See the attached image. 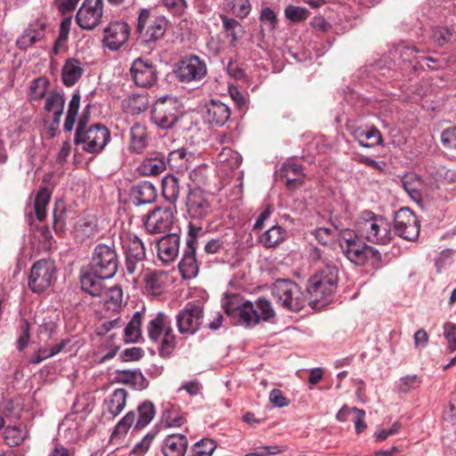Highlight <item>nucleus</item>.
I'll use <instances>...</instances> for the list:
<instances>
[{
    "label": "nucleus",
    "instance_id": "62",
    "mask_svg": "<svg viewBox=\"0 0 456 456\" xmlns=\"http://www.w3.org/2000/svg\"><path fill=\"white\" fill-rule=\"evenodd\" d=\"M162 419L168 427H180L183 424V418L179 416L175 407L171 405L164 410Z\"/></svg>",
    "mask_w": 456,
    "mask_h": 456
},
{
    "label": "nucleus",
    "instance_id": "48",
    "mask_svg": "<svg viewBox=\"0 0 456 456\" xmlns=\"http://www.w3.org/2000/svg\"><path fill=\"white\" fill-rule=\"evenodd\" d=\"M216 159L220 164L227 166L232 169L238 167L242 161L241 156L230 147H223Z\"/></svg>",
    "mask_w": 456,
    "mask_h": 456
},
{
    "label": "nucleus",
    "instance_id": "39",
    "mask_svg": "<svg viewBox=\"0 0 456 456\" xmlns=\"http://www.w3.org/2000/svg\"><path fill=\"white\" fill-rule=\"evenodd\" d=\"M28 437V431L26 426L12 424V420L9 421L4 429V440L9 446H17Z\"/></svg>",
    "mask_w": 456,
    "mask_h": 456
},
{
    "label": "nucleus",
    "instance_id": "61",
    "mask_svg": "<svg viewBox=\"0 0 456 456\" xmlns=\"http://www.w3.org/2000/svg\"><path fill=\"white\" fill-rule=\"evenodd\" d=\"M135 413L134 411L127 412L116 425L112 436L126 434L130 427L134 423Z\"/></svg>",
    "mask_w": 456,
    "mask_h": 456
},
{
    "label": "nucleus",
    "instance_id": "13",
    "mask_svg": "<svg viewBox=\"0 0 456 456\" xmlns=\"http://www.w3.org/2000/svg\"><path fill=\"white\" fill-rule=\"evenodd\" d=\"M418 217L408 208H401L394 216V231L406 240H415L419 235Z\"/></svg>",
    "mask_w": 456,
    "mask_h": 456
},
{
    "label": "nucleus",
    "instance_id": "18",
    "mask_svg": "<svg viewBox=\"0 0 456 456\" xmlns=\"http://www.w3.org/2000/svg\"><path fill=\"white\" fill-rule=\"evenodd\" d=\"M103 13V0H84L77 16V25L84 29H93L101 22Z\"/></svg>",
    "mask_w": 456,
    "mask_h": 456
},
{
    "label": "nucleus",
    "instance_id": "32",
    "mask_svg": "<svg viewBox=\"0 0 456 456\" xmlns=\"http://www.w3.org/2000/svg\"><path fill=\"white\" fill-rule=\"evenodd\" d=\"M84 69L80 61L75 58L68 59L61 69V79L66 86H74L82 77Z\"/></svg>",
    "mask_w": 456,
    "mask_h": 456
},
{
    "label": "nucleus",
    "instance_id": "10",
    "mask_svg": "<svg viewBox=\"0 0 456 456\" xmlns=\"http://www.w3.org/2000/svg\"><path fill=\"white\" fill-rule=\"evenodd\" d=\"M56 266L53 261L40 259L36 262L28 276V287L35 293H40L51 286L56 276Z\"/></svg>",
    "mask_w": 456,
    "mask_h": 456
},
{
    "label": "nucleus",
    "instance_id": "46",
    "mask_svg": "<svg viewBox=\"0 0 456 456\" xmlns=\"http://www.w3.org/2000/svg\"><path fill=\"white\" fill-rule=\"evenodd\" d=\"M53 229L56 233H62L66 228V208L62 200H57L53 209Z\"/></svg>",
    "mask_w": 456,
    "mask_h": 456
},
{
    "label": "nucleus",
    "instance_id": "25",
    "mask_svg": "<svg viewBox=\"0 0 456 456\" xmlns=\"http://www.w3.org/2000/svg\"><path fill=\"white\" fill-rule=\"evenodd\" d=\"M109 277H101L94 273L89 268L81 270L80 283L82 289L92 297H102L105 293V288L102 285L104 280Z\"/></svg>",
    "mask_w": 456,
    "mask_h": 456
},
{
    "label": "nucleus",
    "instance_id": "11",
    "mask_svg": "<svg viewBox=\"0 0 456 456\" xmlns=\"http://www.w3.org/2000/svg\"><path fill=\"white\" fill-rule=\"evenodd\" d=\"M203 320V306L188 302L175 316L176 327L183 335H193L199 330Z\"/></svg>",
    "mask_w": 456,
    "mask_h": 456
},
{
    "label": "nucleus",
    "instance_id": "36",
    "mask_svg": "<svg viewBox=\"0 0 456 456\" xmlns=\"http://www.w3.org/2000/svg\"><path fill=\"white\" fill-rule=\"evenodd\" d=\"M420 12L422 17L427 20L442 21V19L444 18L447 25H452L455 23L452 15H449L450 11L446 8H442L440 5L435 4V3H426L422 5Z\"/></svg>",
    "mask_w": 456,
    "mask_h": 456
},
{
    "label": "nucleus",
    "instance_id": "16",
    "mask_svg": "<svg viewBox=\"0 0 456 456\" xmlns=\"http://www.w3.org/2000/svg\"><path fill=\"white\" fill-rule=\"evenodd\" d=\"M126 255V268L134 274L146 257L145 247L142 240L134 233H128L122 240Z\"/></svg>",
    "mask_w": 456,
    "mask_h": 456
},
{
    "label": "nucleus",
    "instance_id": "6",
    "mask_svg": "<svg viewBox=\"0 0 456 456\" xmlns=\"http://www.w3.org/2000/svg\"><path fill=\"white\" fill-rule=\"evenodd\" d=\"M272 293L277 303L287 310L298 312L305 305L303 291L290 280H277L273 285Z\"/></svg>",
    "mask_w": 456,
    "mask_h": 456
},
{
    "label": "nucleus",
    "instance_id": "15",
    "mask_svg": "<svg viewBox=\"0 0 456 456\" xmlns=\"http://www.w3.org/2000/svg\"><path fill=\"white\" fill-rule=\"evenodd\" d=\"M175 207H158L145 218L144 226L151 233H164L171 230L175 223Z\"/></svg>",
    "mask_w": 456,
    "mask_h": 456
},
{
    "label": "nucleus",
    "instance_id": "42",
    "mask_svg": "<svg viewBox=\"0 0 456 456\" xmlns=\"http://www.w3.org/2000/svg\"><path fill=\"white\" fill-rule=\"evenodd\" d=\"M285 231L279 225H273L259 237V242L266 248H274L284 240Z\"/></svg>",
    "mask_w": 456,
    "mask_h": 456
},
{
    "label": "nucleus",
    "instance_id": "24",
    "mask_svg": "<svg viewBox=\"0 0 456 456\" xmlns=\"http://www.w3.org/2000/svg\"><path fill=\"white\" fill-rule=\"evenodd\" d=\"M180 238L176 233H168L157 242V251L159 259L169 264L173 262L179 253Z\"/></svg>",
    "mask_w": 456,
    "mask_h": 456
},
{
    "label": "nucleus",
    "instance_id": "55",
    "mask_svg": "<svg viewBox=\"0 0 456 456\" xmlns=\"http://www.w3.org/2000/svg\"><path fill=\"white\" fill-rule=\"evenodd\" d=\"M441 142L444 148L456 158V126L444 130L441 134Z\"/></svg>",
    "mask_w": 456,
    "mask_h": 456
},
{
    "label": "nucleus",
    "instance_id": "14",
    "mask_svg": "<svg viewBox=\"0 0 456 456\" xmlns=\"http://www.w3.org/2000/svg\"><path fill=\"white\" fill-rule=\"evenodd\" d=\"M419 52V50L415 45H411L409 43L403 41L394 46V49L391 51V54L394 59H401L402 61L409 62L414 68L417 65L424 67L425 64L430 69H436L441 67L442 61L428 56L419 57L416 55Z\"/></svg>",
    "mask_w": 456,
    "mask_h": 456
},
{
    "label": "nucleus",
    "instance_id": "44",
    "mask_svg": "<svg viewBox=\"0 0 456 456\" xmlns=\"http://www.w3.org/2000/svg\"><path fill=\"white\" fill-rule=\"evenodd\" d=\"M138 418L135 422V428H142L146 427L155 416V407L150 401H144L138 408Z\"/></svg>",
    "mask_w": 456,
    "mask_h": 456
},
{
    "label": "nucleus",
    "instance_id": "33",
    "mask_svg": "<svg viewBox=\"0 0 456 456\" xmlns=\"http://www.w3.org/2000/svg\"><path fill=\"white\" fill-rule=\"evenodd\" d=\"M129 151L133 153H142L148 146L146 127L139 123L131 126L129 131Z\"/></svg>",
    "mask_w": 456,
    "mask_h": 456
},
{
    "label": "nucleus",
    "instance_id": "52",
    "mask_svg": "<svg viewBox=\"0 0 456 456\" xmlns=\"http://www.w3.org/2000/svg\"><path fill=\"white\" fill-rule=\"evenodd\" d=\"M335 229L337 230V238L339 240L341 249L362 240L360 238L361 235L353 230L343 229L338 224L335 225Z\"/></svg>",
    "mask_w": 456,
    "mask_h": 456
},
{
    "label": "nucleus",
    "instance_id": "38",
    "mask_svg": "<svg viewBox=\"0 0 456 456\" xmlns=\"http://www.w3.org/2000/svg\"><path fill=\"white\" fill-rule=\"evenodd\" d=\"M235 324L241 325L244 327H254L257 324V318L256 315V310L253 307V303L250 301H244V305H240V308L231 319Z\"/></svg>",
    "mask_w": 456,
    "mask_h": 456
},
{
    "label": "nucleus",
    "instance_id": "54",
    "mask_svg": "<svg viewBox=\"0 0 456 456\" xmlns=\"http://www.w3.org/2000/svg\"><path fill=\"white\" fill-rule=\"evenodd\" d=\"M49 83L44 77H38L33 80L32 85L30 86V98L33 101H39L43 98L46 99L47 95V86Z\"/></svg>",
    "mask_w": 456,
    "mask_h": 456
},
{
    "label": "nucleus",
    "instance_id": "49",
    "mask_svg": "<svg viewBox=\"0 0 456 456\" xmlns=\"http://www.w3.org/2000/svg\"><path fill=\"white\" fill-rule=\"evenodd\" d=\"M421 382V378L416 374L406 375L398 379L395 383V389L400 394H409L417 389Z\"/></svg>",
    "mask_w": 456,
    "mask_h": 456
},
{
    "label": "nucleus",
    "instance_id": "23",
    "mask_svg": "<svg viewBox=\"0 0 456 456\" xmlns=\"http://www.w3.org/2000/svg\"><path fill=\"white\" fill-rule=\"evenodd\" d=\"M205 122L217 126H224L231 117L230 107L219 100H210L203 109Z\"/></svg>",
    "mask_w": 456,
    "mask_h": 456
},
{
    "label": "nucleus",
    "instance_id": "8",
    "mask_svg": "<svg viewBox=\"0 0 456 456\" xmlns=\"http://www.w3.org/2000/svg\"><path fill=\"white\" fill-rule=\"evenodd\" d=\"M175 77L183 84L199 83L207 75L205 61L197 55H188L180 60L173 69Z\"/></svg>",
    "mask_w": 456,
    "mask_h": 456
},
{
    "label": "nucleus",
    "instance_id": "27",
    "mask_svg": "<svg viewBox=\"0 0 456 456\" xmlns=\"http://www.w3.org/2000/svg\"><path fill=\"white\" fill-rule=\"evenodd\" d=\"M131 195L136 206L150 204L157 198V189L152 183L142 181L133 186Z\"/></svg>",
    "mask_w": 456,
    "mask_h": 456
},
{
    "label": "nucleus",
    "instance_id": "4",
    "mask_svg": "<svg viewBox=\"0 0 456 456\" xmlns=\"http://www.w3.org/2000/svg\"><path fill=\"white\" fill-rule=\"evenodd\" d=\"M83 126L81 123L77 126L74 143L88 153L97 154L102 151L110 141V132L107 126L97 123L84 129Z\"/></svg>",
    "mask_w": 456,
    "mask_h": 456
},
{
    "label": "nucleus",
    "instance_id": "19",
    "mask_svg": "<svg viewBox=\"0 0 456 456\" xmlns=\"http://www.w3.org/2000/svg\"><path fill=\"white\" fill-rule=\"evenodd\" d=\"M130 74L134 83L140 87H151L157 82V69L151 62L136 59L130 68Z\"/></svg>",
    "mask_w": 456,
    "mask_h": 456
},
{
    "label": "nucleus",
    "instance_id": "43",
    "mask_svg": "<svg viewBox=\"0 0 456 456\" xmlns=\"http://www.w3.org/2000/svg\"><path fill=\"white\" fill-rule=\"evenodd\" d=\"M50 199L51 192L45 187L41 188L36 194L34 200V209L36 216L39 221H43L45 218L46 207L50 201Z\"/></svg>",
    "mask_w": 456,
    "mask_h": 456
},
{
    "label": "nucleus",
    "instance_id": "22",
    "mask_svg": "<svg viewBox=\"0 0 456 456\" xmlns=\"http://www.w3.org/2000/svg\"><path fill=\"white\" fill-rule=\"evenodd\" d=\"M342 251L346 258L356 265H363L370 258L378 259L380 257L379 252L368 246L362 240L351 244V246H346Z\"/></svg>",
    "mask_w": 456,
    "mask_h": 456
},
{
    "label": "nucleus",
    "instance_id": "50",
    "mask_svg": "<svg viewBox=\"0 0 456 456\" xmlns=\"http://www.w3.org/2000/svg\"><path fill=\"white\" fill-rule=\"evenodd\" d=\"M244 305L242 298L237 294L225 293L222 299V307L229 318H232L240 305Z\"/></svg>",
    "mask_w": 456,
    "mask_h": 456
},
{
    "label": "nucleus",
    "instance_id": "5",
    "mask_svg": "<svg viewBox=\"0 0 456 456\" xmlns=\"http://www.w3.org/2000/svg\"><path fill=\"white\" fill-rule=\"evenodd\" d=\"M118 255L113 243L95 246L88 268L101 277H114L118 269Z\"/></svg>",
    "mask_w": 456,
    "mask_h": 456
},
{
    "label": "nucleus",
    "instance_id": "59",
    "mask_svg": "<svg viewBox=\"0 0 456 456\" xmlns=\"http://www.w3.org/2000/svg\"><path fill=\"white\" fill-rule=\"evenodd\" d=\"M126 102L127 108L132 114H139L148 107L147 98L143 95H133Z\"/></svg>",
    "mask_w": 456,
    "mask_h": 456
},
{
    "label": "nucleus",
    "instance_id": "37",
    "mask_svg": "<svg viewBox=\"0 0 456 456\" xmlns=\"http://www.w3.org/2000/svg\"><path fill=\"white\" fill-rule=\"evenodd\" d=\"M166 157L162 154L143 159L138 167L142 175H157L167 168Z\"/></svg>",
    "mask_w": 456,
    "mask_h": 456
},
{
    "label": "nucleus",
    "instance_id": "21",
    "mask_svg": "<svg viewBox=\"0 0 456 456\" xmlns=\"http://www.w3.org/2000/svg\"><path fill=\"white\" fill-rule=\"evenodd\" d=\"M46 23L43 19L30 21L22 34L17 38L16 45L20 50H26L41 41L45 36Z\"/></svg>",
    "mask_w": 456,
    "mask_h": 456
},
{
    "label": "nucleus",
    "instance_id": "3",
    "mask_svg": "<svg viewBox=\"0 0 456 456\" xmlns=\"http://www.w3.org/2000/svg\"><path fill=\"white\" fill-rule=\"evenodd\" d=\"M357 232L367 240L378 244H387L392 240L390 223L371 211H363L356 223Z\"/></svg>",
    "mask_w": 456,
    "mask_h": 456
},
{
    "label": "nucleus",
    "instance_id": "12",
    "mask_svg": "<svg viewBox=\"0 0 456 456\" xmlns=\"http://www.w3.org/2000/svg\"><path fill=\"white\" fill-rule=\"evenodd\" d=\"M186 210L191 219L207 218L213 210L211 196L199 187L191 188L186 198Z\"/></svg>",
    "mask_w": 456,
    "mask_h": 456
},
{
    "label": "nucleus",
    "instance_id": "57",
    "mask_svg": "<svg viewBox=\"0 0 456 456\" xmlns=\"http://www.w3.org/2000/svg\"><path fill=\"white\" fill-rule=\"evenodd\" d=\"M452 36V34L448 27L436 26L432 28V40L439 46L449 43Z\"/></svg>",
    "mask_w": 456,
    "mask_h": 456
},
{
    "label": "nucleus",
    "instance_id": "34",
    "mask_svg": "<svg viewBox=\"0 0 456 456\" xmlns=\"http://www.w3.org/2000/svg\"><path fill=\"white\" fill-rule=\"evenodd\" d=\"M118 383L129 385L136 390H143L149 386V381L145 379L140 370H118L116 376Z\"/></svg>",
    "mask_w": 456,
    "mask_h": 456
},
{
    "label": "nucleus",
    "instance_id": "53",
    "mask_svg": "<svg viewBox=\"0 0 456 456\" xmlns=\"http://www.w3.org/2000/svg\"><path fill=\"white\" fill-rule=\"evenodd\" d=\"M216 448V444L209 438H202L192 446L191 456H211Z\"/></svg>",
    "mask_w": 456,
    "mask_h": 456
},
{
    "label": "nucleus",
    "instance_id": "1",
    "mask_svg": "<svg viewBox=\"0 0 456 456\" xmlns=\"http://www.w3.org/2000/svg\"><path fill=\"white\" fill-rule=\"evenodd\" d=\"M338 269L335 265L328 264L310 277L307 293L312 308L320 310L328 305L333 298L338 287Z\"/></svg>",
    "mask_w": 456,
    "mask_h": 456
},
{
    "label": "nucleus",
    "instance_id": "56",
    "mask_svg": "<svg viewBox=\"0 0 456 456\" xmlns=\"http://www.w3.org/2000/svg\"><path fill=\"white\" fill-rule=\"evenodd\" d=\"M285 17L292 22H300L305 20L309 16V11L301 6L289 5L286 7Z\"/></svg>",
    "mask_w": 456,
    "mask_h": 456
},
{
    "label": "nucleus",
    "instance_id": "26",
    "mask_svg": "<svg viewBox=\"0 0 456 456\" xmlns=\"http://www.w3.org/2000/svg\"><path fill=\"white\" fill-rule=\"evenodd\" d=\"M127 392L123 388L115 389L112 394L104 400L102 414L108 419H113L125 408Z\"/></svg>",
    "mask_w": 456,
    "mask_h": 456
},
{
    "label": "nucleus",
    "instance_id": "9",
    "mask_svg": "<svg viewBox=\"0 0 456 456\" xmlns=\"http://www.w3.org/2000/svg\"><path fill=\"white\" fill-rule=\"evenodd\" d=\"M167 21L164 17L151 16L147 9H142L137 19L136 32L145 43L156 42L167 29Z\"/></svg>",
    "mask_w": 456,
    "mask_h": 456
},
{
    "label": "nucleus",
    "instance_id": "63",
    "mask_svg": "<svg viewBox=\"0 0 456 456\" xmlns=\"http://www.w3.org/2000/svg\"><path fill=\"white\" fill-rule=\"evenodd\" d=\"M444 336L451 352L456 351V324L447 322L444 324Z\"/></svg>",
    "mask_w": 456,
    "mask_h": 456
},
{
    "label": "nucleus",
    "instance_id": "60",
    "mask_svg": "<svg viewBox=\"0 0 456 456\" xmlns=\"http://www.w3.org/2000/svg\"><path fill=\"white\" fill-rule=\"evenodd\" d=\"M30 338V327L26 319H23L19 327V337L17 339V349L22 351L28 344Z\"/></svg>",
    "mask_w": 456,
    "mask_h": 456
},
{
    "label": "nucleus",
    "instance_id": "31",
    "mask_svg": "<svg viewBox=\"0 0 456 456\" xmlns=\"http://www.w3.org/2000/svg\"><path fill=\"white\" fill-rule=\"evenodd\" d=\"M65 104L64 97L58 92L51 91L47 94L44 110L53 112V125L59 126L63 114Z\"/></svg>",
    "mask_w": 456,
    "mask_h": 456
},
{
    "label": "nucleus",
    "instance_id": "47",
    "mask_svg": "<svg viewBox=\"0 0 456 456\" xmlns=\"http://www.w3.org/2000/svg\"><path fill=\"white\" fill-rule=\"evenodd\" d=\"M188 152L185 149L181 148L169 152L166 159L167 164L173 170H182L187 168Z\"/></svg>",
    "mask_w": 456,
    "mask_h": 456
},
{
    "label": "nucleus",
    "instance_id": "28",
    "mask_svg": "<svg viewBox=\"0 0 456 456\" xmlns=\"http://www.w3.org/2000/svg\"><path fill=\"white\" fill-rule=\"evenodd\" d=\"M302 170V166L295 159H289L282 165L281 175L287 177L286 185L289 189H296L303 183Z\"/></svg>",
    "mask_w": 456,
    "mask_h": 456
},
{
    "label": "nucleus",
    "instance_id": "7",
    "mask_svg": "<svg viewBox=\"0 0 456 456\" xmlns=\"http://www.w3.org/2000/svg\"><path fill=\"white\" fill-rule=\"evenodd\" d=\"M179 106V102L175 97H159L152 107L151 121L161 129L173 128L181 115Z\"/></svg>",
    "mask_w": 456,
    "mask_h": 456
},
{
    "label": "nucleus",
    "instance_id": "41",
    "mask_svg": "<svg viewBox=\"0 0 456 456\" xmlns=\"http://www.w3.org/2000/svg\"><path fill=\"white\" fill-rule=\"evenodd\" d=\"M59 435L68 442L77 441L81 436L78 422L70 417H66L59 425Z\"/></svg>",
    "mask_w": 456,
    "mask_h": 456
},
{
    "label": "nucleus",
    "instance_id": "29",
    "mask_svg": "<svg viewBox=\"0 0 456 456\" xmlns=\"http://www.w3.org/2000/svg\"><path fill=\"white\" fill-rule=\"evenodd\" d=\"M402 184L412 200L417 203L422 201L425 184L419 175L415 173H408L402 178Z\"/></svg>",
    "mask_w": 456,
    "mask_h": 456
},
{
    "label": "nucleus",
    "instance_id": "30",
    "mask_svg": "<svg viewBox=\"0 0 456 456\" xmlns=\"http://www.w3.org/2000/svg\"><path fill=\"white\" fill-rule=\"evenodd\" d=\"M187 445L188 443L185 436L173 434L165 438L162 452L165 456H184Z\"/></svg>",
    "mask_w": 456,
    "mask_h": 456
},
{
    "label": "nucleus",
    "instance_id": "35",
    "mask_svg": "<svg viewBox=\"0 0 456 456\" xmlns=\"http://www.w3.org/2000/svg\"><path fill=\"white\" fill-rule=\"evenodd\" d=\"M183 188L178 177L173 175H167L162 179V195L172 207L176 208V202Z\"/></svg>",
    "mask_w": 456,
    "mask_h": 456
},
{
    "label": "nucleus",
    "instance_id": "64",
    "mask_svg": "<svg viewBox=\"0 0 456 456\" xmlns=\"http://www.w3.org/2000/svg\"><path fill=\"white\" fill-rule=\"evenodd\" d=\"M350 417L354 423L355 430L358 434L362 433L367 428L364 422L365 411L363 410H360L356 407L351 408Z\"/></svg>",
    "mask_w": 456,
    "mask_h": 456
},
{
    "label": "nucleus",
    "instance_id": "17",
    "mask_svg": "<svg viewBox=\"0 0 456 456\" xmlns=\"http://www.w3.org/2000/svg\"><path fill=\"white\" fill-rule=\"evenodd\" d=\"M201 229L190 225L189 236L186 240V248L179 263V271L183 279H193L199 273V264L196 259V233Z\"/></svg>",
    "mask_w": 456,
    "mask_h": 456
},
{
    "label": "nucleus",
    "instance_id": "58",
    "mask_svg": "<svg viewBox=\"0 0 456 456\" xmlns=\"http://www.w3.org/2000/svg\"><path fill=\"white\" fill-rule=\"evenodd\" d=\"M333 228L330 227H319L315 230V239L323 245H328L337 238V230L335 225L337 224L332 223Z\"/></svg>",
    "mask_w": 456,
    "mask_h": 456
},
{
    "label": "nucleus",
    "instance_id": "40",
    "mask_svg": "<svg viewBox=\"0 0 456 456\" xmlns=\"http://www.w3.org/2000/svg\"><path fill=\"white\" fill-rule=\"evenodd\" d=\"M142 314L139 311L134 313L124 329V338L126 343H136L139 341L142 337Z\"/></svg>",
    "mask_w": 456,
    "mask_h": 456
},
{
    "label": "nucleus",
    "instance_id": "51",
    "mask_svg": "<svg viewBox=\"0 0 456 456\" xmlns=\"http://www.w3.org/2000/svg\"><path fill=\"white\" fill-rule=\"evenodd\" d=\"M253 307L256 310L257 323L260 321L267 322L275 315V312L273 308L271 302L266 300L265 298H258L255 302V304H253Z\"/></svg>",
    "mask_w": 456,
    "mask_h": 456
},
{
    "label": "nucleus",
    "instance_id": "45",
    "mask_svg": "<svg viewBox=\"0 0 456 456\" xmlns=\"http://www.w3.org/2000/svg\"><path fill=\"white\" fill-rule=\"evenodd\" d=\"M166 274L161 271H155L145 274L144 281L147 290L151 294H159L163 289Z\"/></svg>",
    "mask_w": 456,
    "mask_h": 456
},
{
    "label": "nucleus",
    "instance_id": "20",
    "mask_svg": "<svg viewBox=\"0 0 456 456\" xmlns=\"http://www.w3.org/2000/svg\"><path fill=\"white\" fill-rule=\"evenodd\" d=\"M102 43L111 51L118 50L128 39L129 27L121 21L110 22L104 28Z\"/></svg>",
    "mask_w": 456,
    "mask_h": 456
},
{
    "label": "nucleus",
    "instance_id": "2",
    "mask_svg": "<svg viewBox=\"0 0 456 456\" xmlns=\"http://www.w3.org/2000/svg\"><path fill=\"white\" fill-rule=\"evenodd\" d=\"M147 333L150 339L157 345V350L161 357L172 354L176 341L167 314L163 312L157 313L147 325Z\"/></svg>",
    "mask_w": 456,
    "mask_h": 456
}]
</instances>
